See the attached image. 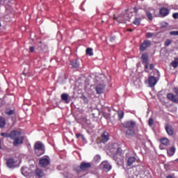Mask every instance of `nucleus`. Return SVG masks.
<instances>
[{"label":"nucleus","mask_w":178,"mask_h":178,"mask_svg":"<svg viewBox=\"0 0 178 178\" xmlns=\"http://www.w3.org/2000/svg\"><path fill=\"white\" fill-rule=\"evenodd\" d=\"M115 38H116L115 37H111L110 38V41L111 42H114L115 40Z\"/></svg>","instance_id":"nucleus-45"},{"label":"nucleus","mask_w":178,"mask_h":178,"mask_svg":"<svg viewBox=\"0 0 178 178\" xmlns=\"http://www.w3.org/2000/svg\"><path fill=\"white\" fill-rule=\"evenodd\" d=\"M94 161L96 162V163H99L100 161H101V156L99 155V154H97L94 156V159H93Z\"/></svg>","instance_id":"nucleus-30"},{"label":"nucleus","mask_w":178,"mask_h":178,"mask_svg":"<svg viewBox=\"0 0 178 178\" xmlns=\"http://www.w3.org/2000/svg\"><path fill=\"white\" fill-rule=\"evenodd\" d=\"M153 123H154V120H153V118H150L149 119V122H148L149 126H152L153 124Z\"/></svg>","instance_id":"nucleus-40"},{"label":"nucleus","mask_w":178,"mask_h":178,"mask_svg":"<svg viewBox=\"0 0 178 178\" xmlns=\"http://www.w3.org/2000/svg\"><path fill=\"white\" fill-rule=\"evenodd\" d=\"M175 152L176 149L175 147H171L167 149V153L169 157L173 156V155L175 154Z\"/></svg>","instance_id":"nucleus-20"},{"label":"nucleus","mask_w":178,"mask_h":178,"mask_svg":"<svg viewBox=\"0 0 178 178\" xmlns=\"http://www.w3.org/2000/svg\"><path fill=\"white\" fill-rule=\"evenodd\" d=\"M70 65L74 69H78L80 67V63L77 60H71V62H70Z\"/></svg>","instance_id":"nucleus-16"},{"label":"nucleus","mask_w":178,"mask_h":178,"mask_svg":"<svg viewBox=\"0 0 178 178\" xmlns=\"http://www.w3.org/2000/svg\"><path fill=\"white\" fill-rule=\"evenodd\" d=\"M110 140V134L107 131H104L101 135V142L104 144L108 143Z\"/></svg>","instance_id":"nucleus-8"},{"label":"nucleus","mask_w":178,"mask_h":178,"mask_svg":"<svg viewBox=\"0 0 178 178\" xmlns=\"http://www.w3.org/2000/svg\"><path fill=\"white\" fill-rule=\"evenodd\" d=\"M1 136L4 137L6 138H10V132L9 134L6 132H2L1 134Z\"/></svg>","instance_id":"nucleus-32"},{"label":"nucleus","mask_w":178,"mask_h":178,"mask_svg":"<svg viewBox=\"0 0 178 178\" xmlns=\"http://www.w3.org/2000/svg\"><path fill=\"white\" fill-rule=\"evenodd\" d=\"M86 54L89 56H92L94 55L93 49L90 47H88L86 50Z\"/></svg>","instance_id":"nucleus-24"},{"label":"nucleus","mask_w":178,"mask_h":178,"mask_svg":"<svg viewBox=\"0 0 178 178\" xmlns=\"http://www.w3.org/2000/svg\"><path fill=\"white\" fill-rule=\"evenodd\" d=\"M172 43V40L170 39H167L165 42V46L169 47Z\"/></svg>","instance_id":"nucleus-34"},{"label":"nucleus","mask_w":178,"mask_h":178,"mask_svg":"<svg viewBox=\"0 0 178 178\" xmlns=\"http://www.w3.org/2000/svg\"><path fill=\"white\" fill-rule=\"evenodd\" d=\"M154 67V65H153L152 64H149V70H152Z\"/></svg>","instance_id":"nucleus-46"},{"label":"nucleus","mask_w":178,"mask_h":178,"mask_svg":"<svg viewBox=\"0 0 178 178\" xmlns=\"http://www.w3.org/2000/svg\"><path fill=\"white\" fill-rule=\"evenodd\" d=\"M126 134L129 136H134L136 134V132H134V130L129 129L126 131Z\"/></svg>","instance_id":"nucleus-27"},{"label":"nucleus","mask_w":178,"mask_h":178,"mask_svg":"<svg viewBox=\"0 0 178 178\" xmlns=\"http://www.w3.org/2000/svg\"><path fill=\"white\" fill-rule=\"evenodd\" d=\"M127 31L129 32H133V29H128Z\"/></svg>","instance_id":"nucleus-48"},{"label":"nucleus","mask_w":178,"mask_h":178,"mask_svg":"<svg viewBox=\"0 0 178 178\" xmlns=\"http://www.w3.org/2000/svg\"><path fill=\"white\" fill-rule=\"evenodd\" d=\"M172 17L175 19H178V13H173Z\"/></svg>","instance_id":"nucleus-41"},{"label":"nucleus","mask_w":178,"mask_h":178,"mask_svg":"<svg viewBox=\"0 0 178 178\" xmlns=\"http://www.w3.org/2000/svg\"><path fill=\"white\" fill-rule=\"evenodd\" d=\"M76 138H79L81 137V138H83V136L81 134H76Z\"/></svg>","instance_id":"nucleus-43"},{"label":"nucleus","mask_w":178,"mask_h":178,"mask_svg":"<svg viewBox=\"0 0 178 178\" xmlns=\"http://www.w3.org/2000/svg\"><path fill=\"white\" fill-rule=\"evenodd\" d=\"M5 113L6 115H8V116H10V115H13L16 113V112L15 111V110H12V109H10V108H7L6 111H5Z\"/></svg>","instance_id":"nucleus-23"},{"label":"nucleus","mask_w":178,"mask_h":178,"mask_svg":"<svg viewBox=\"0 0 178 178\" xmlns=\"http://www.w3.org/2000/svg\"><path fill=\"white\" fill-rule=\"evenodd\" d=\"M40 44H42V41L40 42Z\"/></svg>","instance_id":"nucleus-53"},{"label":"nucleus","mask_w":178,"mask_h":178,"mask_svg":"<svg viewBox=\"0 0 178 178\" xmlns=\"http://www.w3.org/2000/svg\"><path fill=\"white\" fill-rule=\"evenodd\" d=\"M166 178H175V177H173L172 175H169L166 177Z\"/></svg>","instance_id":"nucleus-47"},{"label":"nucleus","mask_w":178,"mask_h":178,"mask_svg":"<svg viewBox=\"0 0 178 178\" xmlns=\"http://www.w3.org/2000/svg\"><path fill=\"white\" fill-rule=\"evenodd\" d=\"M61 99H62V100L65 101L67 104L70 103V101H68V95L67 94H65V93L61 95Z\"/></svg>","instance_id":"nucleus-29"},{"label":"nucleus","mask_w":178,"mask_h":178,"mask_svg":"<svg viewBox=\"0 0 178 178\" xmlns=\"http://www.w3.org/2000/svg\"><path fill=\"white\" fill-rule=\"evenodd\" d=\"M16 161H15V159L10 158L7 160L6 165L8 168H15V164Z\"/></svg>","instance_id":"nucleus-12"},{"label":"nucleus","mask_w":178,"mask_h":178,"mask_svg":"<svg viewBox=\"0 0 178 178\" xmlns=\"http://www.w3.org/2000/svg\"><path fill=\"white\" fill-rule=\"evenodd\" d=\"M102 165L103 167V168L107 171H110L112 169V166L111 165V164L107 162V161H103L102 163Z\"/></svg>","instance_id":"nucleus-18"},{"label":"nucleus","mask_w":178,"mask_h":178,"mask_svg":"<svg viewBox=\"0 0 178 178\" xmlns=\"http://www.w3.org/2000/svg\"><path fill=\"white\" fill-rule=\"evenodd\" d=\"M105 90V86L103 85H97L95 88L96 93L98 95H101L104 92Z\"/></svg>","instance_id":"nucleus-13"},{"label":"nucleus","mask_w":178,"mask_h":178,"mask_svg":"<svg viewBox=\"0 0 178 178\" xmlns=\"http://www.w3.org/2000/svg\"><path fill=\"white\" fill-rule=\"evenodd\" d=\"M35 154L39 157L43 155L45 152V147L42 143L38 141L34 145Z\"/></svg>","instance_id":"nucleus-3"},{"label":"nucleus","mask_w":178,"mask_h":178,"mask_svg":"<svg viewBox=\"0 0 178 178\" xmlns=\"http://www.w3.org/2000/svg\"><path fill=\"white\" fill-rule=\"evenodd\" d=\"M112 147L115 149V153L113 154V160L116 161L118 165L122 164L124 161V152L118 143L113 144Z\"/></svg>","instance_id":"nucleus-1"},{"label":"nucleus","mask_w":178,"mask_h":178,"mask_svg":"<svg viewBox=\"0 0 178 178\" xmlns=\"http://www.w3.org/2000/svg\"><path fill=\"white\" fill-rule=\"evenodd\" d=\"M91 168V163L87 162H81L80 163V169L82 172H86Z\"/></svg>","instance_id":"nucleus-9"},{"label":"nucleus","mask_w":178,"mask_h":178,"mask_svg":"<svg viewBox=\"0 0 178 178\" xmlns=\"http://www.w3.org/2000/svg\"><path fill=\"white\" fill-rule=\"evenodd\" d=\"M175 161L178 163V158L175 160Z\"/></svg>","instance_id":"nucleus-50"},{"label":"nucleus","mask_w":178,"mask_h":178,"mask_svg":"<svg viewBox=\"0 0 178 178\" xmlns=\"http://www.w3.org/2000/svg\"><path fill=\"white\" fill-rule=\"evenodd\" d=\"M136 160H137V159L134 156L129 157L127 159V166L130 167V166L133 165V163H136Z\"/></svg>","instance_id":"nucleus-19"},{"label":"nucleus","mask_w":178,"mask_h":178,"mask_svg":"<svg viewBox=\"0 0 178 178\" xmlns=\"http://www.w3.org/2000/svg\"><path fill=\"white\" fill-rule=\"evenodd\" d=\"M165 131H167L168 136H172L174 134V131L172 127L168 124H167L165 127Z\"/></svg>","instance_id":"nucleus-15"},{"label":"nucleus","mask_w":178,"mask_h":178,"mask_svg":"<svg viewBox=\"0 0 178 178\" xmlns=\"http://www.w3.org/2000/svg\"><path fill=\"white\" fill-rule=\"evenodd\" d=\"M171 65L176 69L178 67V58H175V60L171 63Z\"/></svg>","instance_id":"nucleus-28"},{"label":"nucleus","mask_w":178,"mask_h":178,"mask_svg":"<svg viewBox=\"0 0 178 178\" xmlns=\"http://www.w3.org/2000/svg\"><path fill=\"white\" fill-rule=\"evenodd\" d=\"M45 47H46V45L44 44L39 45L38 47V49L40 51H42Z\"/></svg>","instance_id":"nucleus-38"},{"label":"nucleus","mask_w":178,"mask_h":178,"mask_svg":"<svg viewBox=\"0 0 178 178\" xmlns=\"http://www.w3.org/2000/svg\"><path fill=\"white\" fill-rule=\"evenodd\" d=\"M141 60L143 63H145V72L149 73L147 69H148V66H149V63H148V56H147V54L145 53L143 54L141 56Z\"/></svg>","instance_id":"nucleus-7"},{"label":"nucleus","mask_w":178,"mask_h":178,"mask_svg":"<svg viewBox=\"0 0 178 178\" xmlns=\"http://www.w3.org/2000/svg\"><path fill=\"white\" fill-rule=\"evenodd\" d=\"M161 17L164 18L170 14V10L165 7H162L159 10Z\"/></svg>","instance_id":"nucleus-11"},{"label":"nucleus","mask_w":178,"mask_h":178,"mask_svg":"<svg viewBox=\"0 0 178 178\" xmlns=\"http://www.w3.org/2000/svg\"><path fill=\"white\" fill-rule=\"evenodd\" d=\"M157 83L156 79L154 76H149L148 78V83L150 87H154Z\"/></svg>","instance_id":"nucleus-14"},{"label":"nucleus","mask_w":178,"mask_h":178,"mask_svg":"<svg viewBox=\"0 0 178 178\" xmlns=\"http://www.w3.org/2000/svg\"><path fill=\"white\" fill-rule=\"evenodd\" d=\"M21 132L13 130L10 132V139L13 140V145L14 147H17L24 143V137L21 136Z\"/></svg>","instance_id":"nucleus-2"},{"label":"nucleus","mask_w":178,"mask_h":178,"mask_svg":"<svg viewBox=\"0 0 178 178\" xmlns=\"http://www.w3.org/2000/svg\"><path fill=\"white\" fill-rule=\"evenodd\" d=\"M5 126H6V120L4 117L0 116V129H4Z\"/></svg>","instance_id":"nucleus-21"},{"label":"nucleus","mask_w":178,"mask_h":178,"mask_svg":"<svg viewBox=\"0 0 178 178\" xmlns=\"http://www.w3.org/2000/svg\"><path fill=\"white\" fill-rule=\"evenodd\" d=\"M74 171H75V172H76V173H80V172H83L82 170L81 169V165H79V167H76V168H74Z\"/></svg>","instance_id":"nucleus-35"},{"label":"nucleus","mask_w":178,"mask_h":178,"mask_svg":"<svg viewBox=\"0 0 178 178\" xmlns=\"http://www.w3.org/2000/svg\"><path fill=\"white\" fill-rule=\"evenodd\" d=\"M134 12L136 14L138 13V9L137 8V7H134Z\"/></svg>","instance_id":"nucleus-44"},{"label":"nucleus","mask_w":178,"mask_h":178,"mask_svg":"<svg viewBox=\"0 0 178 178\" xmlns=\"http://www.w3.org/2000/svg\"><path fill=\"white\" fill-rule=\"evenodd\" d=\"M81 99L83 100L84 102L88 103V99L85 95H82Z\"/></svg>","instance_id":"nucleus-39"},{"label":"nucleus","mask_w":178,"mask_h":178,"mask_svg":"<svg viewBox=\"0 0 178 178\" xmlns=\"http://www.w3.org/2000/svg\"><path fill=\"white\" fill-rule=\"evenodd\" d=\"M118 115L119 119H122L124 116V113L123 111H120L118 113Z\"/></svg>","instance_id":"nucleus-36"},{"label":"nucleus","mask_w":178,"mask_h":178,"mask_svg":"<svg viewBox=\"0 0 178 178\" xmlns=\"http://www.w3.org/2000/svg\"><path fill=\"white\" fill-rule=\"evenodd\" d=\"M39 165L41 168H47L50 165V159L48 156H44L40 159Z\"/></svg>","instance_id":"nucleus-5"},{"label":"nucleus","mask_w":178,"mask_h":178,"mask_svg":"<svg viewBox=\"0 0 178 178\" xmlns=\"http://www.w3.org/2000/svg\"><path fill=\"white\" fill-rule=\"evenodd\" d=\"M160 142L164 146H168L170 145V141L166 138H163L161 139Z\"/></svg>","instance_id":"nucleus-22"},{"label":"nucleus","mask_w":178,"mask_h":178,"mask_svg":"<svg viewBox=\"0 0 178 178\" xmlns=\"http://www.w3.org/2000/svg\"><path fill=\"white\" fill-rule=\"evenodd\" d=\"M173 91L176 95L172 93H168L167 95V98L173 103L178 104V88H174Z\"/></svg>","instance_id":"nucleus-4"},{"label":"nucleus","mask_w":178,"mask_h":178,"mask_svg":"<svg viewBox=\"0 0 178 178\" xmlns=\"http://www.w3.org/2000/svg\"><path fill=\"white\" fill-rule=\"evenodd\" d=\"M165 25H166V26H165V27H167V26H168V23H165Z\"/></svg>","instance_id":"nucleus-51"},{"label":"nucleus","mask_w":178,"mask_h":178,"mask_svg":"<svg viewBox=\"0 0 178 178\" xmlns=\"http://www.w3.org/2000/svg\"><path fill=\"white\" fill-rule=\"evenodd\" d=\"M29 50L31 53H33L35 51L34 47L33 46L30 47Z\"/></svg>","instance_id":"nucleus-42"},{"label":"nucleus","mask_w":178,"mask_h":178,"mask_svg":"<svg viewBox=\"0 0 178 178\" xmlns=\"http://www.w3.org/2000/svg\"><path fill=\"white\" fill-rule=\"evenodd\" d=\"M136 122L129 120L123 123V127L125 129H134L136 127Z\"/></svg>","instance_id":"nucleus-10"},{"label":"nucleus","mask_w":178,"mask_h":178,"mask_svg":"<svg viewBox=\"0 0 178 178\" xmlns=\"http://www.w3.org/2000/svg\"><path fill=\"white\" fill-rule=\"evenodd\" d=\"M35 174L38 178H42L44 176V172L42 169L37 168L35 170Z\"/></svg>","instance_id":"nucleus-17"},{"label":"nucleus","mask_w":178,"mask_h":178,"mask_svg":"<svg viewBox=\"0 0 178 178\" xmlns=\"http://www.w3.org/2000/svg\"><path fill=\"white\" fill-rule=\"evenodd\" d=\"M170 35L178 36V31H172L170 33Z\"/></svg>","instance_id":"nucleus-37"},{"label":"nucleus","mask_w":178,"mask_h":178,"mask_svg":"<svg viewBox=\"0 0 178 178\" xmlns=\"http://www.w3.org/2000/svg\"><path fill=\"white\" fill-rule=\"evenodd\" d=\"M151 45V42L148 40H145L140 45V51L141 52L145 51Z\"/></svg>","instance_id":"nucleus-6"},{"label":"nucleus","mask_w":178,"mask_h":178,"mask_svg":"<svg viewBox=\"0 0 178 178\" xmlns=\"http://www.w3.org/2000/svg\"><path fill=\"white\" fill-rule=\"evenodd\" d=\"M0 149H1V139H0Z\"/></svg>","instance_id":"nucleus-49"},{"label":"nucleus","mask_w":178,"mask_h":178,"mask_svg":"<svg viewBox=\"0 0 178 178\" xmlns=\"http://www.w3.org/2000/svg\"><path fill=\"white\" fill-rule=\"evenodd\" d=\"M27 170H28V168L22 167L21 168V172L22 175H24V177H27L29 175V172H27Z\"/></svg>","instance_id":"nucleus-25"},{"label":"nucleus","mask_w":178,"mask_h":178,"mask_svg":"<svg viewBox=\"0 0 178 178\" xmlns=\"http://www.w3.org/2000/svg\"><path fill=\"white\" fill-rule=\"evenodd\" d=\"M154 33H151V32H147L146 33V38H152V37H154Z\"/></svg>","instance_id":"nucleus-33"},{"label":"nucleus","mask_w":178,"mask_h":178,"mask_svg":"<svg viewBox=\"0 0 178 178\" xmlns=\"http://www.w3.org/2000/svg\"><path fill=\"white\" fill-rule=\"evenodd\" d=\"M133 24L136 26H140L141 24V18L136 17L135 20L133 22Z\"/></svg>","instance_id":"nucleus-26"},{"label":"nucleus","mask_w":178,"mask_h":178,"mask_svg":"<svg viewBox=\"0 0 178 178\" xmlns=\"http://www.w3.org/2000/svg\"><path fill=\"white\" fill-rule=\"evenodd\" d=\"M1 27V24L0 23V28Z\"/></svg>","instance_id":"nucleus-52"},{"label":"nucleus","mask_w":178,"mask_h":178,"mask_svg":"<svg viewBox=\"0 0 178 178\" xmlns=\"http://www.w3.org/2000/svg\"><path fill=\"white\" fill-rule=\"evenodd\" d=\"M146 16L149 19V21H152L153 16L152 14L149 11H146Z\"/></svg>","instance_id":"nucleus-31"}]
</instances>
